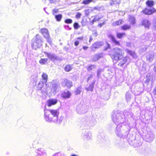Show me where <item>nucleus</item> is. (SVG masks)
Instances as JSON below:
<instances>
[{"label": "nucleus", "mask_w": 156, "mask_h": 156, "mask_svg": "<svg viewBox=\"0 0 156 156\" xmlns=\"http://www.w3.org/2000/svg\"><path fill=\"white\" fill-rule=\"evenodd\" d=\"M82 137L85 140H89L91 139V133L88 131H86L82 133Z\"/></svg>", "instance_id": "nucleus-9"}, {"label": "nucleus", "mask_w": 156, "mask_h": 156, "mask_svg": "<svg viewBox=\"0 0 156 156\" xmlns=\"http://www.w3.org/2000/svg\"><path fill=\"white\" fill-rule=\"evenodd\" d=\"M146 49H147V48L145 47V48H144V51H145L146 50Z\"/></svg>", "instance_id": "nucleus-63"}, {"label": "nucleus", "mask_w": 156, "mask_h": 156, "mask_svg": "<svg viewBox=\"0 0 156 156\" xmlns=\"http://www.w3.org/2000/svg\"><path fill=\"white\" fill-rule=\"evenodd\" d=\"M112 119L113 122L117 125L115 133L117 136L120 138H126L129 134L130 128L129 125L125 124L123 126V129H121L122 124L126 121V117L124 115L121 113L115 112L112 116Z\"/></svg>", "instance_id": "nucleus-1"}, {"label": "nucleus", "mask_w": 156, "mask_h": 156, "mask_svg": "<svg viewBox=\"0 0 156 156\" xmlns=\"http://www.w3.org/2000/svg\"><path fill=\"white\" fill-rule=\"evenodd\" d=\"M103 71V69H99L97 70V77H99L101 75V73Z\"/></svg>", "instance_id": "nucleus-45"}, {"label": "nucleus", "mask_w": 156, "mask_h": 156, "mask_svg": "<svg viewBox=\"0 0 156 156\" xmlns=\"http://www.w3.org/2000/svg\"><path fill=\"white\" fill-rule=\"evenodd\" d=\"M147 5L148 7H152L154 5V2L153 1L148 0L146 2Z\"/></svg>", "instance_id": "nucleus-35"}, {"label": "nucleus", "mask_w": 156, "mask_h": 156, "mask_svg": "<svg viewBox=\"0 0 156 156\" xmlns=\"http://www.w3.org/2000/svg\"><path fill=\"white\" fill-rule=\"evenodd\" d=\"M154 136L152 132H148L145 136L146 140L148 142H150L152 141L154 139Z\"/></svg>", "instance_id": "nucleus-10"}, {"label": "nucleus", "mask_w": 156, "mask_h": 156, "mask_svg": "<svg viewBox=\"0 0 156 156\" xmlns=\"http://www.w3.org/2000/svg\"><path fill=\"white\" fill-rule=\"evenodd\" d=\"M103 42L101 41L96 42L92 45V48H98L101 46H103Z\"/></svg>", "instance_id": "nucleus-19"}, {"label": "nucleus", "mask_w": 156, "mask_h": 156, "mask_svg": "<svg viewBox=\"0 0 156 156\" xmlns=\"http://www.w3.org/2000/svg\"><path fill=\"white\" fill-rule=\"evenodd\" d=\"M108 37L110 38L112 42L116 45H119L120 43L115 39L114 37L111 34L108 35Z\"/></svg>", "instance_id": "nucleus-18"}, {"label": "nucleus", "mask_w": 156, "mask_h": 156, "mask_svg": "<svg viewBox=\"0 0 156 156\" xmlns=\"http://www.w3.org/2000/svg\"><path fill=\"white\" fill-rule=\"evenodd\" d=\"M53 12V14L54 15L55 13H57L58 12V9H53L52 10Z\"/></svg>", "instance_id": "nucleus-51"}, {"label": "nucleus", "mask_w": 156, "mask_h": 156, "mask_svg": "<svg viewBox=\"0 0 156 156\" xmlns=\"http://www.w3.org/2000/svg\"><path fill=\"white\" fill-rule=\"evenodd\" d=\"M44 83H45L43 81H40L38 83L37 87V89L38 90H41L42 88L44 86Z\"/></svg>", "instance_id": "nucleus-28"}, {"label": "nucleus", "mask_w": 156, "mask_h": 156, "mask_svg": "<svg viewBox=\"0 0 156 156\" xmlns=\"http://www.w3.org/2000/svg\"><path fill=\"white\" fill-rule=\"evenodd\" d=\"M73 20L71 19H67L65 20V23L67 24H71L72 23Z\"/></svg>", "instance_id": "nucleus-47"}, {"label": "nucleus", "mask_w": 156, "mask_h": 156, "mask_svg": "<svg viewBox=\"0 0 156 156\" xmlns=\"http://www.w3.org/2000/svg\"><path fill=\"white\" fill-rule=\"evenodd\" d=\"M64 83L65 85L67 86V87H70L72 85V82L66 79L64 80L63 82L62 83L63 84Z\"/></svg>", "instance_id": "nucleus-23"}, {"label": "nucleus", "mask_w": 156, "mask_h": 156, "mask_svg": "<svg viewBox=\"0 0 156 156\" xmlns=\"http://www.w3.org/2000/svg\"><path fill=\"white\" fill-rule=\"evenodd\" d=\"M95 83V82H93L90 84L88 87L86 88V89L87 91H92Z\"/></svg>", "instance_id": "nucleus-29"}, {"label": "nucleus", "mask_w": 156, "mask_h": 156, "mask_svg": "<svg viewBox=\"0 0 156 156\" xmlns=\"http://www.w3.org/2000/svg\"><path fill=\"white\" fill-rule=\"evenodd\" d=\"M111 1L109 3L111 5H119L120 3V2H118L116 0L113 1L110 0Z\"/></svg>", "instance_id": "nucleus-37"}, {"label": "nucleus", "mask_w": 156, "mask_h": 156, "mask_svg": "<svg viewBox=\"0 0 156 156\" xmlns=\"http://www.w3.org/2000/svg\"><path fill=\"white\" fill-rule=\"evenodd\" d=\"M142 38L146 41L150 40L151 41L153 40L151 38V35L149 33L145 34L144 36H142Z\"/></svg>", "instance_id": "nucleus-20"}, {"label": "nucleus", "mask_w": 156, "mask_h": 156, "mask_svg": "<svg viewBox=\"0 0 156 156\" xmlns=\"http://www.w3.org/2000/svg\"><path fill=\"white\" fill-rule=\"evenodd\" d=\"M64 27L65 29L67 30H70L71 29V28H70L69 26H64Z\"/></svg>", "instance_id": "nucleus-50"}, {"label": "nucleus", "mask_w": 156, "mask_h": 156, "mask_svg": "<svg viewBox=\"0 0 156 156\" xmlns=\"http://www.w3.org/2000/svg\"><path fill=\"white\" fill-rule=\"evenodd\" d=\"M73 27L75 29L77 30L80 28V26L77 23H75L73 24Z\"/></svg>", "instance_id": "nucleus-46"}, {"label": "nucleus", "mask_w": 156, "mask_h": 156, "mask_svg": "<svg viewBox=\"0 0 156 156\" xmlns=\"http://www.w3.org/2000/svg\"><path fill=\"white\" fill-rule=\"evenodd\" d=\"M151 79V77L149 78H147L146 81L147 82H149V81Z\"/></svg>", "instance_id": "nucleus-60"}, {"label": "nucleus", "mask_w": 156, "mask_h": 156, "mask_svg": "<svg viewBox=\"0 0 156 156\" xmlns=\"http://www.w3.org/2000/svg\"><path fill=\"white\" fill-rule=\"evenodd\" d=\"M93 1V0H83L82 3L85 5H87L89 4Z\"/></svg>", "instance_id": "nucleus-42"}, {"label": "nucleus", "mask_w": 156, "mask_h": 156, "mask_svg": "<svg viewBox=\"0 0 156 156\" xmlns=\"http://www.w3.org/2000/svg\"><path fill=\"white\" fill-rule=\"evenodd\" d=\"M57 102V100L56 99H49L47 102V105L50 107L52 105L56 104Z\"/></svg>", "instance_id": "nucleus-17"}, {"label": "nucleus", "mask_w": 156, "mask_h": 156, "mask_svg": "<svg viewBox=\"0 0 156 156\" xmlns=\"http://www.w3.org/2000/svg\"><path fill=\"white\" fill-rule=\"evenodd\" d=\"M59 85L57 83H53L52 85V87L51 91L54 94H55L57 91L58 89Z\"/></svg>", "instance_id": "nucleus-16"}, {"label": "nucleus", "mask_w": 156, "mask_h": 156, "mask_svg": "<svg viewBox=\"0 0 156 156\" xmlns=\"http://www.w3.org/2000/svg\"><path fill=\"white\" fill-rule=\"evenodd\" d=\"M122 53V50L121 49L115 48L111 51L109 55L113 60L118 61L123 58Z\"/></svg>", "instance_id": "nucleus-4"}, {"label": "nucleus", "mask_w": 156, "mask_h": 156, "mask_svg": "<svg viewBox=\"0 0 156 156\" xmlns=\"http://www.w3.org/2000/svg\"><path fill=\"white\" fill-rule=\"evenodd\" d=\"M41 76L43 80V81L46 83L47 82L48 78L47 74L44 73H43Z\"/></svg>", "instance_id": "nucleus-30"}, {"label": "nucleus", "mask_w": 156, "mask_h": 156, "mask_svg": "<svg viewBox=\"0 0 156 156\" xmlns=\"http://www.w3.org/2000/svg\"><path fill=\"white\" fill-rule=\"evenodd\" d=\"M44 53L45 54L46 56L52 61H53L55 60L58 61L60 59L57 56L53 53L44 52Z\"/></svg>", "instance_id": "nucleus-8"}, {"label": "nucleus", "mask_w": 156, "mask_h": 156, "mask_svg": "<svg viewBox=\"0 0 156 156\" xmlns=\"http://www.w3.org/2000/svg\"><path fill=\"white\" fill-rule=\"evenodd\" d=\"M81 91V87H79L77 88L75 91V93L77 95L80 94Z\"/></svg>", "instance_id": "nucleus-41"}, {"label": "nucleus", "mask_w": 156, "mask_h": 156, "mask_svg": "<svg viewBox=\"0 0 156 156\" xmlns=\"http://www.w3.org/2000/svg\"><path fill=\"white\" fill-rule=\"evenodd\" d=\"M41 31L44 37L46 39L47 42L51 44L52 42L50 38V37L48 30L46 29L43 28L41 30Z\"/></svg>", "instance_id": "nucleus-7"}, {"label": "nucleus", "mask_w": 156, "mask_h": 156, "mask_svg": "<svg viewBox=\"0 0 156 156\" xmlns=\"http://www.w3.org/2000/svg\"><path fill=\"white\" fill-rule=\"evenodd\" d=\"M131 28V26L128 24H125L121 27V29L122 30H124L130 29Z\"/></svg>", "instance_id": "nucleus-31"}, {"label": "nucleus", "mask_w": 156, "mask_h": 156, "mask_svg": "<svg viewBox=\"0 0 156 156\" xmlns=\"http://www.w3.org/2000/svg\"><path fill=\"white\" fill-rule=\"evenodd\" d=\"M128 21L131 24L134 25L135 23V18L132 16H129Z\"/></svg>", "instance_id": "nucleus-27"}, {"label": "nucleus", "mask_w": 156, "mask_h": 156, "mask_svg": "<svg viewBox=\"0 0 156 156\" xmlns=\"http://www.w3.org/2000/svg\"><path fill=\"white\" fill-rule=\"evenodd\" d=\"M59 0H49L51 3H54L56 2H58Z\"/></svg>", "instance_id": "nucleus-52"}, {"label": "nucleus", "mask_w": 156, "mask_h": 156, "mask_svg": "<svg viewBox=\"0 0 156 156\" xmlns=\"http://www.w3.org/2000/svg\"><path fill=\"white\" fill-rule=\"evenodd\" d=\"M93 76L92 75H90L87 78V82Z\"/></svg>", "instance_id": "nucleus-55"}, {"label": "nucleus", "mask_w": 156, "mask_h": 156, "mask_svg": "<svg viewBox=\"0 0 156 156\" xmlns=\"http://www.w3.org/2000/svg\"><path fill=\"white\" fill-rule=\"evenodd\" d=\"M146 58L150 62H151L153 60L154 55L152 53H148L146 55Z\"/></svg>", "instance_id": "nucleus-24"}, {"label": "nucleus", "mask_w": 156, "mask_h": 156, "mask_svg": "<svg viewBox=\"0 0 156 156\" xmlns=\"http://www.w3.org/2000/svg\"><path fill=\"white\" fill-rule=\"evenodd\" d=\"M103 25H104L105 24V21L103 22L102 23Z\"/></svg>", "instance_id": "nucleus-62"}, {"label": "nucleus", "mask_w": 156, "mask_h": 156, "mask_svg": "<svg viewBox=\"0 0 156 156\" xmlns=\"http://www.w3.org/2000/svg\"><path fill=\"white\" fill-rule=\"evenodd\" d=\"M71 95V93L69 91L62 92L59 95L62 99H67L69 98Z\"/></svg>", "instance_id": "nucleus-12"}, {"label": "nucleus", "mask_w": 156, "mask_h": 156, "mask_svg": "<svg viewBox=\"0 0 156 156\" xmlns=\"http://www.w3.org/2000/svg\"><path fill=\"white\" fill-rule=\"evenodd\" d=\"M126 35L125 33H117V37L119 38H121L123 36Z\"/></svg>", "instance_id": "nucleus-40"}, {"label": "nucleus", "mask_w": 156, "mask_h": 156, "mask_svg": "<svg viewBox=\"0 0 156 156\" xmlns=\"http://www.w3.org/2000/svg\"><path fill=\"white\" fill-rule=\"evenodd\" d=\"M42 40L41 37L39 34H37L34 40V41L32 40L31 43L32 48L36 49L40 48L42 45Z\"/></svg>", "instance_id": "nucleus-5"}, {"label": "nucleus", "mask_w": 156, "mask_h": 156, "mask_svg": "<svg viewBox=\"0 0 156 156\" xmlns=\"http://www.w3.org/2000/svg\"><path fill=\"white\" fill-rule=\"evenodd\" d=\"M130 62V59L129 57H126L123 58L122 60L118 64V65L120 67H122L123 66L124 64L126 63V65H128Z\"/></svg>", "instance_id": "nucleus-15"}, {"label": "nucleus", "mask_w": 156, "mask_h": 156, "mask_svg": "<svg viewBox=\"0 0 156 156\" xmlns=\"http://www.w3.org/2000/svg\"><path fill=\"white\" fill-rule=\"evenodd\" d=\"M52 156H65V155L64 154L59 152L54 154Z\"/></svg>", "instance_id": "nucleus-44"}, {"label": "nucleus", "mask_w": 156, "mask_h": 156, "mask_svg": "<svg viewBox=\"0 0 156 156\" xmlns=\"http://www.w3.org/2000/svg\"><path fill=\"white\" fill-rule=\"evenodd\" d=\"M102 17V16H100L98 15H97L94 16V18L93 20L91 21V23L93 24L96 21H98L100 20L101 19Z\"/></svg>", "instance_id": "nucleus-25"}, {"label": "nucleus", "mask_w": 156, "mask_h": 156, "mask_svg": "<svg viewBox=\"0 0 156 156\" xmlns=\"http://www.w3.org/2000/svg\"><path fill=\"white\" fill-rule=\"evenodd\" d=\"M48 58H41L39 61L40 63L42 65L46 64L48 61Z\"/></svg>", "instance_id": "nucleus-32"}, {"label": "nucleus", "mask_w": 156, "mask_h": 156, "mask_svg": "<svg viewBox=\"0 0 156 156\" xmlns=\"http://www.w3.org/2000/svg\"><path fill=\"white\" fill-rule=\"evenodd\" d=\"M142 12L146 15H151L156 12V10L154 8L149 9L147 8L145 9L142 10Z\"/></svg>", "instance_id": "nucleus-14"}, {"label": "nucleus", "mask_w": 156, "mask_h": 156, "mask_svg": "<svg viewBox=\"0 0 156 156\" xmlns=\"http://www.w3.org/2000/svg\"><path fill=\"white\" fill-rule=\"evenodd\" d=\"M142 25L144 26L146 28H148L150 25V23L147 19H144L142 22Z\"/></svg>", "instance_id": "nucleus-21"}, {"label": "nucleus", "mask_w": 156, "mask_h": 156, "mask_svg": "<svg viewBox=\"0 0 156 156\" xmlns=\"http://www.w3.org/2000/svg\"><path fill=\"white\" fill-rule=\"evenodd\" d=\"M103 56L104 54L102 53L96 54L94 56L93 60L94 61H96L98 60L100 58L103 57Z\"/></svg>", "instance_id": "nucleus-22"}, {"label": "nucleus", "mask_w": 156, "mask_h": 156, "mask_svg": "<svg viewBox=\"0 0 156 156\" xmlns=\"http://www.w3.org/2000/svg\"><path fill=\"white\" fill-rule=\"evenodd\" d=\"M81 16V14L80 13H78L76 15V18H80Z\"/></svg>", "instance_id": "nucleus-54"}, {"label": "nucleus", "mask_w": 156, "mask_h": 156, "mask_svg": "<svg viewBox=\"0 0 156 156\" xmlns=\"http://www.w3.org/2000/svg\"><path fill=\"white\" fill-rule=\"evenodd\" d=\"M110 48V45L108 43H107V46L105 47L104 50H107Z\"/></svg>", "instance_id": "nucleus-49"}, {"label": "nucleus", "mask_w": 156, "mask_h": 156, "mask_svg": "<svg viewBox=\"0 0 156 156\" xmlns=\"http://www.w3.org/2000/svg\"><path fill=\"white\" fill-rule=\"evenodd\" d=\"M132 138L135 139V140H132L129 139L128 140V142L130 144L133 146L135 148L139 147L142 145V143L140 140L135 139L134 136H133Z\"/></svg>", "instance_id": "nucleus-6"}, {"label": "nucleus", "mask_w": 156, "mask_h": 156, "mask_svg": "<svg viewBox=\"0 0 156 156\" xmlns=\"http://www.w3.org/2000/svg\"><path fill=\"white\" fill-rule=\"evenodd\" d=\"M133 114L130 112H125V116L126 115V117L131 118L132 117Z\"/></svg>", "instance_id": "nucleus-36"}, {"label": "nucleus", "mask_w": 156, "mask_h": 156, "mask_svg": "<svg viewBox=\"0 0 156 156\" xmlns=\"http://www.w3.org/2000/svg\"><path fill=\"white\" fill-rule=\"evenodd\" d=\"M92 40H93L92 37H91V36H90V37L89 40V42L90 43L91 42V41Z\"/></svg>", "instance_id": "nucleus-57"}, {"label": "nucleus", "mask_w": 156, "mask_h": 156, "mask_svg": "<svg viewBox=\"0 0 156 156\" xmlns=\"http://www.w3.org/2000/svg\"><path fill=\"white\" fill-rule=\"evenodd\" d=\"M58 110L57 109H44V118L46 122L59 123L62 121L63 117L58 118Z\"/></svg>", "instance_id": "nucleus-2"}, {"label": "nucleus", "mask_w": 156, "mask_h": 156, "mask_svg": "<svg viewBox=\"0 0 156 156\" xmlns=\"http://www.w3.org/2000/svg\"><path fill=\"white\" fill-rule=\"evenodd\" d=\"M123 22V21L122 20H119V21L114 22L112 23V24L113 26L119 25L122 23Z\"/></svg>", "instance_id": "nucleus-34"}, {"label": "nucleus", "mask_w": 156, "mask_h": 156, "mask_svg": "<svg viewBox=\"0 0 156 156\" xmlns=\"http://www.w3.org/2000/svg\"><path fill=\"white\" fill-rule=\"evenodd\" d=\"M96 123L94 117L91 116L82 118L80 121V123L83 127L87 128L94 126Z\"/></svg>", "instance_id": "nucleus-3"}, {"label": "nucleus", "mask_w": 156, "mask_h": 156, "mask_svg": "<svg viewBox=\"0 0 156 156\" xmlns=\"http://www.w3.org/2000/svg\"><path fill=\"white\" fill-rule=\"evenodd\" d=\"M126 97L127 101H128L131 98L130 95L129 93H127L126 94Z\"/></svg>", "instance_id": "nucleus-48"}, {"label": "nucleus", "mask_w": 156, "mask_h": 156, "mask_svg": "<svg viewBox=\"0 0 156 156\" xmlns=\"http://www.w3.org/2000/svg\"><path fill=\"white\" fill-rule=\"evenodd\" d=\"M72 69V67L69 65H66L64 68L66 72H69Z\"/></svg>", "instance_id": "nucleus-39"}, {"label": "nucleus", "mask_w": 156, "mask_h": 156, "mask_svg": "<svg viewBox=\"0 0 156 156\" xmlns=\"http://www.w3.org/2000/svg\"><path fill=\"white\" fill-rule=\"evenodd\" d=\"M103 25V24L101 23H100L98 24V26L100 27H101Z\"/></svg>", "instance_id": "nucleus-58"}, {"label": "nucleus", "mask_w": 156, "mask_h": 156, "mask_svg": "<svg viewBox=\"0 0 156 156\" xmlns=\"http://www.w3.org/2000/svg\"><path fill=\"white\" fill-rule=\"evenodd\" d=\"M94 34H95L96 36L97 35V32H95Z\"/></svg>", "instance_id": "nucleus-61"}, {"label": "nucleus", "mask_w": 156, "mask_h": 156, "mask_svg": "<svg viewBox=\"0 0 156 156\" xmlns=\"http://www.w3.org/2000/svg\"><path fill=\"white\" fill-rule=\"evenodd\" d=\"M77 110L79 114H83L87 112V107L85 106L80 105L77 107Z\"/></svg>", "instance_id": "nucleus-13"}, {"label": "nucleus", "mask_w": 156, "mask_h": 156, "mask_svg": "<svg viewBox=\"0 0 156 156\" xmlns=\"http://www.w3.org/2000/svg\"><path fill=\"white\" fill-rule=\"evenodd\" d=\"M88 48V47L87 46H83V49L85 50H87Z\"/></svg>", "instance_id": "nucleus-59"}, {"label": "nucleus", "mask_w": 156, "mask_h": 156, "mask_svg": "<svg viewBox=\"0 0 156 156\" xmlns=\"http://www.w3.org/2000/svg\"><path fill=\"white\" fill-rule=\"evenodd\" d=\"M62 15L61 14H59L55 15V18L57 21L59 22L61 20L62 18Z\"/></svg>", "instance_id": "nucleus-33"}, {"label": "nucleus", "mask_w": 156, "mask_h": 156, "mask_svg": "<svg viewBox=\"0 0 156 156\" xmlns=\"http://www.w3.org/2000/svg\"><path fill=\"white\" fill-rule=\"evenodd\" d=\"M46 151L43 148H38L36 151L35 156H46Z\"/></svg>", "instance_id": "nucleus-11"}, {"label": "nucleus", "mask_w": 156, "mask_h": 156, "mask_svg": "<svg viewBox=\"0 0 156 156\" xmlns=\"http://www.w3.org/2000/svg\"><path fill=\"white\" fill-rule=\"evenodd\" d=\"M83 37H78L76 39V40L75 41V42H74L75 45L76 46H77L79 44L80 40H83Z\"/></svg>", "instance_id": "nucleus-38"}, {"label": "nucleus", "mask_w": 156, "mask_h": 156, "mask_svg": "<svg viewBox=\"0 0 156 156\" xmlns=\"http://www.w3.org/2000/svg\"><path fill=\"white\" fill-rule=\"evenodd\" d=\"M46 92H47V90H46V89H45L44 88L43 89V90L42 91V93H43V94L46 93Z\"/></svg>", "instance_id": "nucleus-53"}, {"label": "nucleus", "mask_w": 156, "mask_h": 156, "mask_svg": "<svg viewBox=\"0 0 156 156\" xmlns=\"http://www.w3.org/2000/svg\"><path fill=\"white\" fill-rule=\"evenodd\" d=\"M150 74H147V76H150Z\"/></svg>", "instance_id": "nucleus-64"}, {"label": "nucleus", "mask_w": 156, "mask_h": 156, "mask_svg": "<svg viewBox=\"0 0 156 156\" xmlns=\"http://www.w3.org/2000/svg\"><path fill=\"white\" fill-rule=\"evenodd\" d=\"M96 66L94 65H90L87 67V70L90 71L95 68Z\"/></svg>", "instance_id": "nucleus-43"}, {"label": "nucleus", "mask_w": 156, "mask_h": 156, "mask_svg": "<svg viewBox=\"0 0 156 156\" xmlns=\"http://www.w3.org/2000/svg\"><path fill=\"white\" fill-rule=\"evenodd\" d=\"M125 50L126 52L130 55L133 57L136 58V54L134 51H130L127 49H126Z\"/></svg>", "instance_id": "nucleus-26"}, {"label": "nucleus", "mask_w": 156, "mask_h": 156, "mask_svg": "<svg viewBox=\"0 0 156 156\" xmlns=\"http://www.w3.org/2000/svg\"><path fill=\"white\" fill-rule=\"evenodd\" d=\"M153 94L154 95H156V87L153 90Z\"/></svg>", "instance_id": "nucleus-56"}]
</instances>
